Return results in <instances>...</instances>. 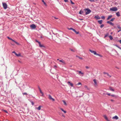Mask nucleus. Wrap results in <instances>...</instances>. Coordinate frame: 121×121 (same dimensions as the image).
I'll return each mask as SVG.
<instances>
[{"mask_svg":"<svg viewBox=\"0 0 121 121\" xmlns=\"http://www.w3.org/2000/svg\"><path fill=\"white\" fill-rule=\"evenodd\" d=\"M109 35V34L108 33H107L105 35V36L104 37V38H105L107 36H108Z\"/></svg>","mask_w":121,"mask_h":121,"instance_id":"bb28decb","label":"nucleus"},{"mask_svg":"<svg viewBox=\"0 0 121 121\" xmlns=\"http://www.w3.org/2000/svg\"><path fill=\"white\" fill-rule=\"evenodd\" d=\"M22 94L23 95H27V93L26 92L23 93H22Z\"/></svg>","mask_w":121,"mask_h":121,"instance_id":"58836bf2","label":"nucleus"},{"mask_svg":"<svg viewBox=\"0 0 121 121\" xmlns=\"http://www.w3.org/2000/svg\"><path fill=\"white\" fill-rule=\"evenodd\" d=\"M7 38L9 39H10V40H11L12 39H11V38L8 37H7Z\"/></svg>","mask_w":121,"mask_h":121,"instance_id":"c03bdc74","label":"nucleus"},{"mask_svg":"<svg viewBox=\"0 0 121 121\" xmlns=\"http://www.w3.org/2000/svg\"><path fill=\"white\" fill-rule=\"evenodd\" d=\"M4 111L6 113H8V112H7V111L6 110H4Z\"/></svg>","mask_w":121,"mask_h":121,"instance_id":"8fccbe9b","label":"nucleus"},{"mask_svg":"<svg viewBox=\"0 0 121 121\" xmlns=\"http://www.w3.org/2000/svg\"><path fill=\"white\" fill-rule=\"evenodd\" d=\"M115 68L118 69H119V68H118V67H116Z\"/></svg>","mask_w":121,"mask_h":121,"instance_id":"bf43d9fd","label":"nucleus"},{"mask_svg":"<svg viewBox=\"0 0 121 121\" xmlns=\"http://www.w3.org/2000/svg\"><path fill=\"white\" fill-rule=\"evenodd\" d=\"M117 27L119 29V30L117 31V32L118 33L121 31V27L120 26H118Z\"/></svg>","mask_w":121,"mask_h":121,"instance_id":"dca6fc26","label":"nucleus"},{"mask_svg":"<svg viewBox=\"0 0 121 121\" xmlns=\"http://www.w3.org/2000/svg\"><path fill=\"white\" fill-rule=\"evenodd\" d=\"M68 29L69 30H73V29L72 28H68Z\"/></svg>","mask_w":121,"mask_h":121,"instance_id":"ea45409f","label":"nucleus"},{"mask_svg":"<svg viewBox=\"0 0 121 121\" xmlns=\"http://www.w3.org/2000/svg\"><path fill=\"white\" fill-rule=\"evenodd\" d=\"M90 1L92 2H94V0H89Z\"/></svg>","mask_w":121,"mask_h":121,"instance_id":"a18cd8bd","label":"nucleus"},{"mask_svg":"<svg viewBox=\"0 0 121 121\" xmlns=\"http://www.w3.org/2000/svg\"><path fill=\"white\" fill-rule=\"evenodd\" d=\"M15 54L16 55V54H17L16 52L15 53Z\"/></svg>","mask_w":121,"mask_h":121,"instance_id":"69168bd1","label":"nucleus"},{"mask_svg":"<svg viewBox=\"0 0 121 121\" xmlns=\"http://www.w3.org/2000/svg\"><path fill=\"white\" fill-rule=\"evenodd\" d=\"M84 87L85 88L87 89V90H89V88L87 86H85Z\"/></svg>","mask_w":121,"mask_h":121,"instance_id":"c756f323","label":"nucleus"},{"mask_svg":"<svg viewBox=\"0 0 121 121\" xmlns=\"http://www.w3.org/2000/svg\"><path fill=\"white\" fill-rule=\"evenodd\" d=\"M109 37L111 40H112L113 39V38L111 35L109 36Z\"/></svg>","mask_w":121,"mask_h":121,"instance_id":"a878e982","label":"nucleus"},{"mask_svg":"<svg viewBox=\"0 0 121 121\" xmlns=\"http://www.w3.org/2000/svg\"><path fill=\"white\" fill-rule=\"evenodd\" d=\"M107 23L109 24L110 25H112V26H113L114 25V24L112 22H110V21H108L107 22Z\"/></svg>","mask_w":121,"mask_h":121,"instance_id":"9d476101","label":"nucleus"},{"mask_svg":"<svg viewBox=\"0 0 121 121\" xmlns=\"http://www.w3.org/2000/svg\"><path fill=\"white\" fill-rule=\"evenodd\" d=\"M59 62H61L62 63V64L63 65H65L66 64L65 62V61L63 60H59Z\"/></svg>","mask_w":121,"mask_h":121,"instance_id":"6e6552de","label":"nucleus"},{"mask_svg":"<svg viewBox=\"0 0 121 121\" xmlns=\"http://www.w3.org/2000/svg\"><path fill=\"white\" fill-rule=\"evenodd\" d=\"M104 26V24H102V25L100 26V27L101 28H102V27H103Z\"/></svg>","mask_w":121,"mask_h":121,"instance_id":"e433bc0d","label":"nucleus"},{"mask_svg":"<svg viewBox=\"0 0 121 121\" xmlns=\"http://www.w3.org/2000/svg\"><path fill=\"white\" fill-rule=\"evenodd\" d=\"M77 57H78L79 59H82V60L83 59V58L82 57H80L78 56H77Z\"/></svg>","mask_w":121,"mask_h":121,"instance_id":"2f4dec72","label":"nucleus"},{"mask_svg":"<svg viewBox=\"0 0 121 121\" xmlns=\"http://www.w3.org/2000/svg\"><path fill=\"white\" fill-rule=\"evenodd\" d=\"M77 71L78 72L79 74L81 76H83L84 74L81 71H80L78 70H77Z\"/></svg>","mask_w":121,"mask_h":121,"instance_id":"0eeeda50","label":"nucleus"},{"mask_svg":"<svg viewBox=\"0 0 121 121\" xmlns=\"http://www.w3.org/2000/svg\"><path fill=\"white\" fill-rule=\"evenodd\" d=\"M75 32L76 33V34H78L79 33V32L78 31V32H77L76 31Z\"/></svg>","mask_w":121,"mask_h":121,"instance_id":"a19ab883","label":"nucleus"},{"mask_svg":"<svg viewBox=\"0 0 121 121\" xmlns=\"http://www.w3.org/2000/svg\"><path fill=\"white\" fill-rule=\"evenodd\" d=\"M102 19H105V17L104 16H102L101 17Z\"/></svg>","mask_w":121,"mask_h":121,"instance_id":"f704fd0d","label":"nucleus"},{"mask_svg":"<svg viewBox=\"0 0 121 121\" xmlns=\"http://www.w3.org/2000/svg\"><path fill=\"white\" fill-rule=\"evenodd\" d=\"M102 20L98 21V22L100 24H101L102 23Z\"/></svg>","mask_w":121,"mask_h":121,"instance_id":"a211bd4d","label":"nucleus"},{"mask_svg":"<svg viewBox=\"0 0 121 121\" xmlns=\"http://www.w3.org/2000/svg\"><path fill=\"white\" fill-rule=\"evenodd\" d=\"M41 106H39V107L37 108V109H38V110H40L41 109Z\"/></svg>","mask_w":121,"mask_h":121,"instance_id":"4be33fe9","label":"nucleus"},{"mask_svg":"<svg viewBox=\"0 0 121 121\" xmlns=\"http://www.w3.org/2000/svg\"><path fill=\"white\" fill-rule=\"evenodd\" d=\"M65 2H68V0H64Z\"/></svg>","mask_w":121,"mask_h":121,"instance_id":"09e8293b","label":"nucleus"},{"mask_svg":"<svg viewBox=\"0 0 121 121\" xmlns=\"http://www.w3.org/2000/svg\"><path fill=\"white\" fill-rule=\"evenodd\" d=\"M35 41L36 42L38 43H39V44L40 42L39 41H38L36 39L35 40Z\"/></svg>","mask_w":121,"mask_h":121,"instance_id":"4c0bfd02","label":"nucleus"},{"mask_svg":"<svg viewBox=\"0 0 121 121\" xmlns=\"http://www.w3.org/2000/svg\"><path fill=\"white\" fill-rule=\"evenodd\" d=\"M106 94H107V93H104L103 94V95H104V96L106 95Z\"/></svg>","mask_w":121,"mask_h":121,"instance_id":"de8ad7c7","label":"nucleus"},{"mask_svg":"<svg viewBox=\"0 0 121 121\" xmlns=\"http://www.w3.org/2000/svg\"><path fill=\"white\" fill-rule=\"evenodd\" d=\"M89 51L91 53H94V54L95 55L101 57H102V55L99 54L97 53L95 51H92L91 49H89Z\"/></svg>","mask_w":121,"mask_h":121,"instance_id":"f257e3e1","label":"nucleus"},{"mask_svg":"<svg viewBox=\"0 0 121 121\" xmlns=\"http://www.w3.org/2000/svg\"><path fill=\"white\" fill-rule=\"evenodd\" d=\"M119 42H120V43H121V40H120L119 41Z\"/></svg>","mask_w":121,"mask_h":121,"instance_id":"680f3d73","label":"nucleus"},{"mask_svg":"<svg viewBox=\"0 0 121 121\" xmlns=\"http://www.w3.org/2000/svg\"><path fill=\"white\" fill-rule=\"evenodd\" d=\"M40 92L41 94H43V93L42 92V91H40Z\"/></svg>","mask_w":121,"mask_h":121,"instance_id":"5fc2aeb1","label":"nucleus"},{"mask_svg":"<svg viewBox=\"0 0 121 121\" xmlns=\"http://www.w3.org/2000/svg\"><path fill=\"white\" fill-rule=\"evenodd\" d=\"M17 56H21V54H16V55Z\"/></svg>","mask_w":121,"mask_h":121,"instance_id":"72a5a7b5","label":"nucleus"},{"mask_svg":"<svg viewBox=\"0 0 121 121\" xmlns=\"http://www.w3.org/2000/svg\"><path fill=\"white\" fill-rule=\"evenodd\" d=\"M111 96H115V95H111Z\"/></svg>","mask_w":121,"mask_h":121,"instance_id":"13d9d810","label":"nucleus"},{"mask_svg":"<svg viewBox=\"0 0 121 121\" xmlns=\"http://www.w3.org/2000/svg\"><path fill=\"white\" fill-rule=\"evenodd\" d=\"M118 117L117 116H115L113 117H112L113 119H115L116 120L118 119Z\"/></svg>","mask_w":121,"mask_h":121,"instance_id":"4468645a","label":"nucleus"},{"mask_svg":"<svg viewBox=\"0 0 121 121\" xmlns=\"http://www.w3.org/2000/svg\"><path fill=\"white\" fill-rule=\"evenodd\" d=\"M3 7L4 9H6L7 7V5L6 3L4 2L2 3Z\"/></svg>","mask_w":121,"mask_h":121,"instance_id":"20e7f679","label":"nucleus"},{"mask_svg":"<svg viewBox=\"0 0 121 121\" xmlns=\"http://www.w3.org/2000/svg\"><path fill=\"white\" fill-rule=\"evenodd\" d=\"M93 81L95 83V86L97 85V83L96 82V80L95 79H94L93 80Z\"/></svg>","mask_w":121,"mask_h":121,"instance_id":"2eb2a0df","label":"nucleus"},{"mask_svg":"<svg viewBox=\"0 0 121 121\" xmlns=\"http://www.w3.org/2000/svg\"><path fill=\"white\" fill-rule=\"evenodd\" d=\"M86 71L88 73H90V71Z\"/></svg>","mask_w":121,"mask_h":121,"instance_id":"864d4df0","label":"nucleus"},{"mask_svg":"<svg viewBox=\"0 0 121 121\" xmlns=\"http://www.w3.org/2000/svg\"><path fill=\"white\" fill-rule=\"evenodd\" d=\"M112 17V15H110L109 16H108V18L107 19V20H108L109 19Z\"/></svg>","mask_w":121,"mask_h":121,"instance_id":"aec40b11","label":"nucleus"},{"mask_svg":"<svg viewBox=\"0 0 121 121\" xmlns=\"http://www.w3.org/2000/svg\"><path fill=\"white\" fill-rule=\"evenodd\" d=\"M63 101L64 104L65 105H67V104H66V102L64 100H63Z\"/></svg>","mask_w":121,"mask_h":121,"instance_id":"7c9ffc66","label":"nucleus"},{"mask_svg":"<svg viewBox=\"0 0 121 121\" xmlns=\"http://www.w3.org/2000/svg\"><path fill=\"white\" fill-rule=\"evenodd\" d=\"M85 68L86 69H90V67L89 66H85Z\"/></svg>","mask_w":121,"mask_h":121,"instance_id":"cd10ccee","label":"nucleus"},{"mask_svg":"<svg viewBox=\"0 0 121 121\" xmlns=\"http://www.w3.org/2000/svg\"><path fill=\"white\" fill-rule=\"evenodd\" d=\"M72 30H73L74 32H75L76 31V30L75 29H73Z\"/></svg>","mask_w":121,"mask_h":121,"instance_id":"603ef678","label":"nucleus"},{"mask_svg":"<svg viewBox=\"0 0 121 121\" xmlns=\"http://www.w3.org/2000/svg\"><path fill=\"white\" fill-rule=\"evenodd\" d=\"M107 94L109 96L110 95V93L108 94L107 93Z\"/></svg>","mask_w":121,"mask_h":121,"instance_id":"3c124183","label":"nucleus"},{"mask_svg":"<svg viewBox=\"0 0 121 121\" xmlns=\"http://www.w3.org/2000/svg\"><path fill=\"white\" fill-rule=\"evenodd\" d=\"M62 116H63V117H65V116H64V115H62Z\"/></svg>","mask_w":121,"mask_h":121,"instance_id":"774afa93","label":"nucleus"},{"mask_svg":"<svg viewBox=\"0 0 121 121\" xmlns=\"http://www.w3.org/2000/svg\"><path fill=\"white\" fill-rule=\"evenodd\" d=\"M15 53H16V52L14 51H13L12 52L13 53H14L15 54Z\"/></svg>","mask_w":121,"mask_h":121,"instance_id":"e2e57ef3","label":"nucleus"},{"mask_svg":"<svg viewBox=\"0 0 121 121\" xmlns=\"http://www.w3.org/2000/svg\"><path fill=\"white\" fill-rule=\"evenodd\" d=\"M110 10L112 11H116L117 10V8L116 7H113L110 8Z\"/></svg>","mask_w":121,"mask_h":121,"instance_id":"7ed1b4c3","label":"nucleus"},{"mask_svg":"<svg viewBox=\"0 0 121 121\" xmlns=\"http://www.w3.org/2000/svg\"><path fill=\"white\" fill-rule=\"evenodd\" d=\"M38 88L39 89V90L40 89V87H39V86H38Z\"/></svg>","mask_w":121,"mask_h":121,"instance_id":"052dcab7","label":"nucleus"},{"mask_svg":"<svg viewBox=\"0 0 121 121\" xmlns=\"http://www.w3.org/2000/svg\"><path fill=\"white\" fill-rule=\"evenodd\" d=\"M84 10L85 12V14L86 15H87L89 14L91 12V10H90L88 8L85 9H84Z\"/></svg>","mask_w":121,"mask_h":121,"instance_id":"f03ea898","label":"nucleus"},{"mask_svg":"<svg viewBox=\"0 0 121 121\" xmlns=\"http://www.w3.org/2000/svg\"><path fill=\"white\" fill-rule=\"evenodd\" d=\"M30 27L32 29H35L36 28V26L34 24H32L30 25Z\"/></svg>","mask_w":121,"mask_h":121,"instance_id":"39448f33","label":"nucleus"},{"mask_svg":"<svg viewBox=\"0 0 121 121\" xmlns=\"http://www.w3.org/2000/svg\"><path fill=\"white\" fill-rule=\"evenodd\" d=\"M57 60H59V59H57Z\"/></svg>","mask_w":121,"mask_h":121,"instance_id":"338daca9","label":"nucleus"},{"mask_svg":"<svg viewBox=\"0 0 121 121\" xmlns=\"http://www.w3.org/2000/svg\"><path fill=\"white\" fill-rule=\"evenodd\" d=\"M31 104H32V105H34V103H33V102H31Z\"/></svg>","mask_w":121,"mask_h":121,"instance_id":"6e6d98bb","label":"nucleus"},{"mask_svg":"<svg viewBox=\"0 0 121 121\" xmlns=\"http://www.w3.org/2000/svg\"><path fill=\"white\" fill-rule=\"evenodd\" d=\"M115 46H116V47H117L118 48H119L121 50V48L120 47H119V46H118V45H115Z\"/></svg>","mask_w":121,"mask_h":121,"instance_id":"c85d7f7f","label":"nucleus"},{"mask_svg":"<svg viewBox=\"0 0 121 121\" xmlns=\"http://www.w3.org/2000/svg\"><path fill=\"white\" fill-rule=\"evenodd\" d=\"M95 18L97 19H100V17L98 15L95 16Z\"/></svg>","mask_w":121,"mask_h":121,"instance_id":"ddd939ff","label":"nucleus"},{"mask_svg":"<svg viewBox=\"0 0 121 121\" xmlns=\"http://www.w3.org/2000/svg\"><path fill=\"white\" fill-rule=\"evenodd\" d=\"M71 50L72 52H74V51L72 49H71Z\"/></svg>","mask_w":121,"mask_h":121,"instance_id":"4d7b16f0","label":"nucleus"},{"mask_svg":"<svg viewBox=\"0 0 121 121\" xmlns=\"http://www.w3.org/2000/svg\"><path fill=\"white\" fill-rule=\"evenodd\" d=\"M83 13V11L81 10L79 12V13L81 14H82Z\"/></svg>","mask_w":121,"mask_h":121,"instance_id":"5701e85b","label":"nucleus"},{"mask_svg":"<svg viewBox=\"0 0 121 121\" xmlns=\"http://www.w3.org/2000/svg\"><path fill=\"white\" fill-rule=\"evenodd\" d=\"M103 74H106L107 75L108 77H111V76L108 73H107L104 72H103Z\"/></svg>","mask_w":121,"mask_h":121,"instance_id":"1a4fd4ad","label":"nucleus"},{"mask_svg":"<svg viewBox=\"0 0 121 121\" xmlns=\"http://www.w3.org/2000/svg\"><path fill=\"white\" fill-rule=\"evenodd\" d=\"M68 84H69V85L71 86H73V84L72 83H71L70 82H68Z\"/></svg>","mask_w":121,"mask_h":121,"instance_id":"f3484780","label":"nucleus"},{"mask_svg":"<svg viewBox=\"0 0 121 121\" xmlns=\"http://www.w3.org/2000/svg\"><path fill=\"white\" fill-rule=\"evenodd\" d=\"M60 109L63 112H64V113H66V111L64 110L62 108H61Z\"/></svg>","mask_w":121,"mask_h":121,"instance_id":"393cba45","label":"nucleus"},{"mask_svg":"<svg viewBox=\"0 0 121 121\" xmlns=\"http://www.w3.org/2000/svg\"><path fill=\"white\" fill-rule=\"evenodd\" d=\"M39 46L41 48H42V47H43V48H45V46H44L43 45L41 44V43L40 42L39 43Z\"/></svg>","mask_w":121,"mask_h":121,"instance_id":"f8f14e48","label":"nucleus"},{"mask_svg":"<svg viewBox=\"0 0 121 121\" xmlns=\"http://www.w3.org/2000/svg\"><path fill=\"white\" fill-rule=\"evenodd\" d=\"M109 89L111 91H114V90L112 88V87H109Z\"/></svg>","mask_w":121,"mask_h":121,"instance_id":"b1692460","label":"nucleus"},{"mask_svg":"<svg viewBox=\"0 0 121 121\" xmlns=\"http://www.w3.org/2000/svg\"><path fill=\"white\" fill-rule=\"evenodd\" d=\"M116 14L117 15L118 17L120 16V14L119 12H117L116 13Z\"/></svg>","mask_w":121,"mask_h":121,"instance_id":"6ab92c4d","label":"nucleus"},{"mask_svg":"<svg viewBox=\"0 0 121 121\" xmlns=\"http://www.w3.org/2000/svg\"><path fill=\"white\" fill-rule=\"evenodd\" d=\"M52 17H54L55 19H58V18H56V17L53 16Z\"/></svg>","mask_w":121,"mask_h":121,"instance_id":"79ce46f5","label":"nucleus"},{"mask_svg":"<svg viewBox=\"0 0 121 121\" xmlns=\"http://www.w3.org/2000/svg\"><path fill=\"white\" fill-rule=\"evenodd\" d=\"M80 84H81V83L79 82L78 83L77 85H78Z\"/></svg>","mask_w":121,"mask_h":121,"instance_id":"37998d69","label":"nucleus"},{"mask_svg":"<svg viewBox=\"0 0 121 121\" xmlns=\"http://www.w3.org/2000/svg\"><path fill=\"white\" fill-rule=\"evenodd\" d=\"M11 40H12V41H13V42H14V43H15L17 44V45H19V43H18L16 41H15L13 39H12Z\"/></svg>","mask_w":121,"mask_h":121,"instance_id":"412c9836","label":"nucleus"},{"mask_svg":"<svg viewBox=\"0 0 121 121\" xmlns=\"http://www.w3.org/2000/svg\"><path fill=\"white\" fill-rule=\"evenodd\" d=\"M70 1H71V2L72 4H74V3L73 2H72V1L71 0H70Z\"/></svg>","mask_w":121,"mask_h":121,"instance_id":"49530a36","label":"nucleus"},{"mask_svg":"<svg viewBox=\"0 0 121 121\" xmlns=\"http://www.w3.org/2000/svg\"><path fill=\"white\" fill-rule=\"evenodd\" d=\"M115 19V18H112L111 20L110 21L112 22H113L114 21Z\"/></svg>","mask_w":121,"mask_h":121,"instance_id":"c9c22d12","label":"nucleus"},{"mask_svg":"<svg viewBox=\"0 0 121 121\" xmlns=\"http://www.w3.org/2000/svg\"><path fill=\"white\" fill-rule=\"evenodd\" d=\"M42 94V96H43V94Z\"/></svg>","mask_w":121,"mask_h":121,"instance_id":"0e129e2a","label":"nucleus"},{"mask_svg":"<svg viewBox=\"0 0 121 121\" xmlns=\"http://www.w3.org/2000/svg\"><path fill=\"white\" fill-rule=\"evenodd\" d=\"M104 117L107 121H110V120L108 119L107 116L105 115H104Z\"/></svg>","mask_w":121,"mask_h":121,"instance_id":"9b49d317","label":"nucleus"},{"mask_svg":"<svg viewBox=\"0 0 121 121\" xmlns=\"http://www.w3.org/2000/svg\"><path fill=\"white\" fill-rule=\"evenodd\" d=\"M48 98L49 99L51 100H52L53 101H54L55 100V99L52 98L51 95H48Z\"/></svg>","mask_w":121,"mask_h":121,"instance_id":"423d86ee","label":"nucleus"},{"mask_svg":"<svg viewBox=\"0 0 121 121\" xmlns=\"http://www.w3.org/2000/svg\"><path fill=\"white\" fill-rule=\"evenodd\" d=\"M42 2L45 5H46V4L45 3V2L43 0H42Z\"/></svg>","mask_w":121,"mask_h":121,"instance_id":"473e14b6","label":"nucleus"}]
</instances>
